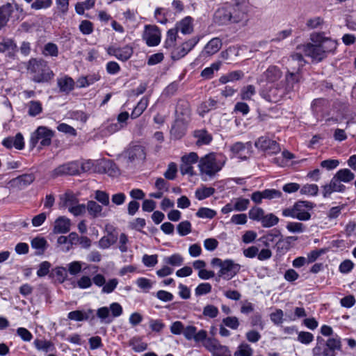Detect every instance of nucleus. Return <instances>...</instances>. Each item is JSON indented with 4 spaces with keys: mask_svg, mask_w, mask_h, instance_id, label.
Wrapping results in <instances>:
<instances>
[{
    "mask_svg": "<svg viewBox=\"0 0 356 356\" xmlns=\"http://www.w3.org/2000/svg\"><path fill=\"white\" fill-rule=\"evenodd\" d=\"M34 180H35V176L33 174L31 173V174H24L22 175H19L17 177L13 179L11 181L14 184H15L19 187H22V186H26L31 184V183L33 182Z\"/></svg>",
    "mask_w": 356,
    "mask_h": 356,
    "instance_id": "30",
    "label": "nucleus"
},
{
    "mask_svg": "<svg viewBox=\"0 0 356 356\" xmlns=\"http://www.w3.org/2000/svg\"><path fill=\"white\" fill-rule=\"evenodd\" d=\"M12 12L13 6L10 3H6L0 7V29L7 24Z\"/></svg>",
    "mask_w": 356,
    "mask_h": 356,
    "instance_id": "29",
    "label": "nucleus"
},
{
    "mask_svg": "<svg viewBox=\"0 0 356 356\" xmlns=\"http://www.w3.org/2000/svg\"><path fill=\"white\" fill-rule=\"evenodd\" d=\"M264 199L272 200L282 197V192L276 189H266L262 191Z\"/></svg>",
    "mask_w": 356,
    "mask_h": 356,
    "instance_id": "61",
    "label": "nucleus"
},
{
    "mask_svg": "<svg viewBox=\"0 0 356 356\" xmlns=\"http://www.w3.org/2000/svg\"><path fill=\"white\" fill-rule=\"evenodd\" d=\"M177 172V164L172 162L168 166L167 170L164 172V177L165 179L169 180H173L176 178Z\"/></svg>",
    "mask_w": 356,
    "mask_h": 356,
    "instance_id": "56",
    "label": "nucleus"
},
{
    "mask_svg": "<svg viewBox=\"0 0 356 356\" xmlns=\"http://www.w3.org/2000/svg\"><path fill=\"white\" fill-rule=\"evenodd\" d=\"M123 156L127 159V163H132L136 161H143L145 159L144 147L141 145L129 147L124 153Z\"/></svg>",
    "mask_w": 356,
    "mask_h": 356,
    "instance_id": "12",
    "label": "nucleus"
},
{
    "mask_svg": "<svg viewBox=\"0 0 356 356\" xmlns=\"http://www.w3.org/2000/svg\"><path fill=\"white\" fill-rule=\"evenodd\" d=\"M213 267L219 268L216 277V280L219 281L220 278L225 280H229L238 274L241 269V265L235 263L232 259L222 260L220 258H213L211 261Z\"/></svg>",
    "mask_w": 356,
    "mask_h": 356,
    "instance_id": "5",
    "label": "nucleus"
},
{
    "mask_svg": "<svg viewBox=\"0 0 356 356\" xmlns=\"http://www.w3.org/2000/svg\"><path fill=\"white\" fill-rule=\"evenodd\" d=\"M165 263L171 266H179L184 262V258L179 254H174L164 259Z\"/></svg>",
    "mask_w": 356,
    "mask_h": 356,
    "instance_id": "46",
    "label": "nucleus"
},
{
    "mask_svg": "<svg viewBox=\"0 0 356 356\" xmlns=\"http://www.w3.org/2000/svg\"><path fill=\"white\" fill-rule=\"evenodd\" d=\"M67 238H68V245L67 246H65V247H62V250L64 251V252H67L69 251L72 245L74 244H76L79 243V238L80 237L78 236V234L76 233V232H71L68 236H67Z\"/></svg>",
    "mask_w": 356,
    "mask_h": 356,
    "instance_id": "59",
    "label": "nucleus"
},
{
    "mask_svg": "<svg viewBox=\"0 0 356 356\" xmlns=\"http://www.w3.org/2000/svg\"><path fill=\"white\" fill-rule=\"evenodd\" d=\"M93 29L92 23L88 20H83L79 25V30L84 35L92 33Z\"/></svg>",
    "mask_w": 356,
    "mask_h": 356,
    "instance_id": "62",
    "label": "nucleus"
},
{
    "mask_svg": "<svg viewBox=\"0 0 356 356\" xmlns=\"http://www.w3.org/2000/svg\"><path fill=\"white\" fill-rule=\"evenodd\" d=\"M345 190L346 186L341 184L340 179L334 175L330 184L323 186V195L324 197H328L334 192L343 193Z\"/></svg>",
    "mask_w": 356,
    "mask_h": 356,
    "instance_id": "15",
    "label": "nucleus"
},
{
    "mask_svg": "<svg viewBox=\"0 0 356 356\" xmlns=\"http://www.w3.org/2000/svg\"><path fill=\"white\" fill-rule=\"evenodd\" d=\"M177 229L180 236H186L191 232V224L188 220L182 221L177 225Z\"/></svg>",
    "mask_w": 356,
    "mask_h": 356,
    "instance_id": "48",
    "label": "nucleus"
},
{
    "mask_svg": "<svg viewBox=\"0 0 356 356\" xmlns=\"http://www.w3.org/2000/svg\"><path fill=\"white\" fill-rule=\"evenodd\" d=\"M193 19L191 17H186L177 24L175 28L184 35L190 34L193 31Z\"/></svg>",
    "mask_w": 356,
    "mask_h": 356,
    "instance_id": "24",
    "label": "nucleus"
},
{
    "mask_svg": "<svg viewBox=\"0 0 356 356\" xmlns=\"http://www.w3.org/2000/svg\"><path fill=\"white\" fill-rule=\"evenodd\" d=\"M177 32L178 31L176 28L171 29L168 31L167 38L165 42L167 47H170L175 45L177 40Z\"/></svg>",
    "mask_w": 356,
    "mask_h": 356,
    "instance_id": "47",
    "label": "nucleus"
},
{
    "mask_svg": "<svg viewBox=\"0 0 356 356\" xmlns=\"http://www.w3.org/2000/svg\"><path fill=\"white\" fill-rule=\"evenodd\" d=\"M254 145L268 154H277L281 150L280 145L276 141L264 136L260 137Z\"/></svg>",
    "mask_w": 356,
    "mask_h": 356,
    "instance_id": "11",
    "label": "nucleus"
},
{
    "mask_svg": "<svg viewBox=\"0 0 356 356\" xmlns=\"http://www.w3.org/2000/svg\"><path fill=\"white\" fill-rule=\"evenodd\" d=\"M183 334L187 340L193 339L195 343H200V341L205 339L207 332L204 330H197L193 325H188L184 329Z\"/></svg>",
    "mask_w": 356,
    "mask_h": 356,
    "instance_id": "16",
    "label": "nucleus"
},
{
    "mask_svg": "<svg viewBox=\"0 0 356 356\" xmlns=\"http://www.w3.org/2000/svg\"><path fill=\"white\" fill-rule=\"evenodd\" d=\"M211 285L208 282L200 284L195 290V295L200 296L209 293L211 291Z\"/></svg>",
    "mask_w": 356,
    "mask_h": 356,
    "instance_id": "49",
    "label": "nucleus"
},
{
    "mask_svg": "<svg viewBox=\"0 0 356 356\" xmlns=\"http://www.w3.org/2000/svg\"><path fill=\"white\" fill-rule=\"evenodd\" d=\"M60 199L63 202V205L68 209L76 203V198L71 193H65Z\"/></svg>",
    "mask_w": 356,
    "mask_h": 356,
    "instance_id": "58",
    "label": "nucleus"
},
{
    "mask_svg": "<svg viewBox=\"0 0 356 356\" xmlns=\"http://www.w3.org/2000/svg\"><path fill=\"white\" fill-rule=\"evenodd\" d=\"M310 40L312 42L299 46L298 49L314 61H321L329 53L333 52L337 49V42L326 37L323 32L312 33L310 35Z\"/></svg>",
    "mask_w": 356,
    "mask_h": 356,
    "instance_id": "1",
    "label": "nucleus"
},
{
    "mask_svg": "<svg viewBox=\"0 0 356 356\" xmlns=\"http://www.w3.org/2000/svg\"><path fill=\"white\" fill-rule=\"evenodd\" d=\"M28 113L32 117H35L42 111V104L39 101H31L28 104Z\"/></svg>",
    "mask_w": 356,
    "mask_h": 356,
    "instance_id": "39",
    "label": "nucleus"
},
{
    "mask_svg": "<svg viewBox=\"0 0 356 356\" xmlns=\"http://www.w3.org/2000/svg\"><path fill=\"white\" fill-rule=\"evenodd\" d=\"M102 166L104 170V172L110 176H117L119 175V169L116 164L111 160H104L102 163Z\"/></svg>",
    "mask_w": 356,
    "mask_h": 356,
    "instance_id": "31",
    "label": "nucleus"
},
{
    "mask_svg": "<svg viewBox=\"0 0 356 356\" xmlns=\"http://www.w3.org/2000/svg\"><path fill=\"white\" fill-rule=\"evenodd\" d=\"M248 214L250 219L261 221L264 215V211L261 208L255 207L249 211Z\"/></svg>",
    "mask_w": 356,
    "mask_h": 356,
    "instance_id": "53",
    "label": "nucleus"
},
{
    "mask_svg": "<svg viewBox=\"0 0 356 356\" xmlns=\"http://www.w3.org/2000/svg\"><path fill=\"white\" fill-rule=\"evenodd\" d=\"M79 163L72 161L59 165L52 171V177H57L63 175H74L79 174Z\"/></svg>",
    "mask_w": 356,
    "mask_h": 356,
    "instance_id": "10",
    "label": "nucleus"
},
{
    "mask_svg": "<svg viewBox=\"0 0 356 356\" xmlns=\"http://www.w3.org/2000/svg\"><path fill=\"white\" fill-rule=\"evenodd\" d=\"M107 53L111 56H114L120 60L126 61L132 56L133 49L129 45L122 47H109L107 49Z\"/></svg>",
    "mask_w": 356,
    "mask_h": 356,
    "instance_id": "14",
    "label": "nucleus"
},
{
    "mask_svg": "<svg viewBox=\"0 0 356 356\" xmlns=\"http://www.w3.org/2000/svg\"><path fill=\"white\" fill-rule=\"evenodd\" d=\"M231 13L229 10V6L226 7H222L216 10L214 13L213 20L216 24L219 25H225L231 24L230 17Z\"/></svg>",
    "mask_w": 356,
    "mask_h": 356,
    "instance_id": "17",
    "label": "nucleus"
},
{
    "mask_svg": "<svg viewBox=\"0 0 356 356\" xmlns=\"http://www.w3.org/2000/svg\"><path fill=\"white\" fill-rule=\"evenodd\" d=\"M215 188L212 187L197 188L195 191V197L199 200H202L212 195L215 193Z\"/></svg>",
    "mask_w": 356,
    "mask_h": 356,
    "instance_id": "37",
    "label": "nucleus"
},
{
    "mask_svg": "<svg viewBox=\"0 0 356 356\" xmlns=\"http://www.w3.org/2000/svg\"><path fill=\"white\" fill-rule=\"evenodd\" d=\"M200 343L211 353H214L221 346L216 339L207 337V336H206L205 339L200 341Z\"/></svg>",
    "mask_w": 356,
    "mask_h": 356,
    "instance_id": "36",
    "label": "nucleus"
},
{
    "mask_svg": "<svg viewBox=\"0 0 356 356\" xmlns=\"http://www.w3.org/2000/svg\"><path fill=\"white\" fill-rule=\"evenodd\" d=\"M335 175L341 182L345 183H348L355 178L354 173L347 168L339 170Z\"/></svg>",
    "mask_w": 356,
    "mask_h": 356,
    "instance_id": "35",
    "label": "nucleus"
},
{
    "mask_svg": "<svg viewBox=\"0 0 356 356\" xmlns=\"http://www.w3.org/2000/svg\"><path fill=\"white\" fill-rule=\"evenodd\" d=\"M231 23H240L246 21L247 14L245 6L243 3H236L229 6Z\"/></svg>",
    "mask_w": 356,
    "mask_h": 356,
    "instance_id": "13",
    "label": "nucleus"
},
{
    "mask_svg": "<svg viewBox=\"0 0 356 356\" xmlns=\"http://www.w3.org/2000/svg\"><path fill=\"white\" fill-rule=\"evenodd\" d=\"M97 316L102 321L111 323L112 319L109 318L110 310L107 307H102L97 309Z\"/></svg>",
    "mask_w": 356,
    "mask_h": 356,
    "instance_id": "54",
    "label": "nucleus"
},
{
    "mask_svg": "<svg viewBox=\"0 0 356 356\" xmlns=\"http://www.w3.org/2000/svg\"><path fill=\"white\" fill-rule=\"evenodd\" d=\"M327 106V101L323 98L316 99L312 103V110L317 118L322 115Z\"/></svg>",
    "mask_w": 356,
    "mask_h": 356,
    "instance_id": "28",
    "label": "nucleus"
},
{
    "mask_svg": "<svg viewBox=\"0 0 356 356\" xmlns=\"http://www.w3.org/2000/svg\"><path fill=\"white\" fill-rule=\"evenodd\" d=\"M222 323L225 325L233 330L237 329L239 325L238 319L236 316H228L222 320Z\"/></svg>",
    "mask_w": 356,
    "mask_h": 356,
    "instance_id": "64",
    "label": "nucleus"
},
{
    "mask_svg": "<svg viewBox=\"0 0 356 356\" xmlns=\"http://www.w3.org/2000/svg\"><path fill=\"white\" fill-rule=\"evenodd\" d=\"M31 244L33 248L38 250V254L43 253L48 245L47 240L43 237L33 238Z\"/></svg>",
    "mask_w": 356,
    "mask_h": 356,
    "instance_id": "32",
    "label": "nucleus"
},
{
    "mask_svg": "<svg viewBox=\"0 0 356 356\" xmlns=\"http://www.w3.org/2000/svg\"><path fill=\"white\" fill-rule=\"evenodd\" d=\"M148 105V98L147 97H143L141 99V100L138 103L136 106L134 108L132 113H131V118H136L139 117L143 111L146 109L147 106Z\"/></svg>",
    "mask_w": 356,
    "mask_h": 356,
    "instance_id": "33",
    "label": "nucleus"
},
{
    "mask_svg": "<svg viewBox=\"0 0 356 356\" xmlns=\"http://www.w3.org/2000/svg\"><path fill=\"white\" fill-rule=\"evenodd\" d=\"M199 42V38H193L184 42L173 52V57L180 58L186 56Z\"/></svg>",
    "mask_w": 356,
    "mask_h": 356,
    "instance_id": "18",
    "label": "nucleus"
},
{
    "mask_svg": "<svg viewBox=\"0 0 356 356\" xmlns=\"http://www.w3.org/2000/svg\"><path fill=\"white\" fill-rule=\"evenodd\" d=\"M145 34V39L148 46H156L160 42V35L157 28L148 29Z\"/></svg>",
    "mask_w": 356,
    "mask_h": 356,
    "instance_id": "22",
    "label": "nucleus"
},
{
    "mask_svg": "<svg viewBox=\"0 0 356 356\" xmlns=\"http://www.w3.org/2000/svg\"><path fill=\"white\" fill-rule=\"evenodd\" d=\"M302 195H316L318 192V187L316 184L304 185L300 191Z\"/></svg>",
    "mask_w": 356,
    "mask_h": 356,
    "instance_id": "50",
    "label": "nucleus"
},
{
    "mask_svg": "<svg viewBox=\"0 0 356 356\" xmlns=\"http://www.w3.org/2000/svg\"><path fill=\"white\" fill-rule=\"evenodd\" d=\"M194 136L197 138L196 145L201 146L208 145L212 140V136L205 129H200L194 131Z\"/></svg>",
    "mask_w": 356,
    "mask_h": 356,
    "instance_id": "26",
    "label": "nucleus"
},
{
    "mask_svg": "<svg viewBox=\"0 0 356 356\" xmlns=\"http://www.w3.org/2000/svg\"><path fill=\"white\" fill-rule=\"evenodd\" d=\"M279 222V218L273 213H269L267 215H264L261 222L263 227H270L277 225Z\"/></svg>",
    "mask_w": 356,
    "mask_h": 356,
    "instance_id": "40",
    "label": "nucleus"
},
{
    "mask_svg": "<svg viewBox=\"0 0 356 356\" xmlns=\"http://www.w3.org/2000/svg\"><path fill=\"white\" fill-rule=\"evenodd\" d=\"M143 263L147 267H154L158 262V256L156 254H145L143 257Z\"/></svg>",
    "mask_w": 356,
    "mask_h": 356,
    "instance_id": "63",
    "label": "nucleus"
},
{
    "mask_svg": "<svg viewBox=\"0 0 356 356\" xmlns=\"http://www.w3.org/2000/svg\"><path fill=\"white\" fill-rule=\"evenodd\" d=\"M282 76V72L278 67L270 65L263 73L262 79L269 83H273L279 80Z\"/></svg>",
    "mask_w": 356,
    "mask_h": 356,
    "instance_id": "21",
    "label": "nucleus"
},
{
    "mask_svg": "<svg viewBox=\"0 0 356 356\" xmlns=\"http://www.w3.org/2000/svg\"><path fill=\"white\" fill-rule=\"evenodd\" d=\"M256 93L255 87L252 85L244 86L241 90V98L243 100H250Z\"/></svg>",
    "mask_w": 356,
    "mask_h": 356,
    "instance_id": "43",
    "label": "nucleus"
},
{
    "mask_svg": "<svg viewBox=\"0 0 356 356\" xmlns=\"http://www.w3.org/2000/svg\"><path fill=\"white\" fill-rule=\"evenodd\" d=\"M95 199L103 206H108L110 204L109 195L104 191H96L95 192Z\"/></svg>",
    "mask_w": 356,
    "mask_h": 356,
    "instance_id": "44",
    "label": "nucleus"
},
{
    "mask_svg": "<svg viewBox=\"0 0 356 356\" xmlns=\"http://www.w3.org/2000/svg\"><path fill=\"white\" fill-rule=\"evenodd\" d=\"M26 66L32 81L35 83H47L54 76L48 62L42 58H31Z\"/></svg>",
    "mask_w": 356,
    "mask_h": 356,
    "instance_id": "2",
    "label": "nucleus"
},
{
    "mask_svg": "<svg viewBox=\"0 0 356 356\" xmlns=\"http://www.w3.org/2000/svg\"><path fill=\"white\" fill-rule=\"evenodd\" d=\"M222 43L219 38H212L202 51V56H211L216 54L222 47Z\"/></svg>",
    "mask_w": 356,
    "mask_h": 356,
    "instance_id": "19",
    "label": "nucleus"
},
{
    "mask_svg": "<svg viewBox=\"0 0 356 356\" xmlns=\"http://www.w3.org/2000/svg\"><path fill=\"white\" fill-rule=\"evenodd\" d=\"M305 61L300 53H293L288 59V72L285 76L284 90L289 92L294 88V85L300 79V71L305 65Z\"/></svg>",
    "mask_w": 356,
    "mask_h": 356,
    "instance_id": "3",
    "label": "nucleus"
},
{
    "mask_svg": "<svg viewBox=\"0 0 356 356\" xmlns=\"http://www.w3.org/2000/svg\"><path fill=\"white\" fill-rule=\"evenodd\" d=\"M286 91L279 86L266 85L260 91V95L266 101L273 103L278 102Z\"/></svg>",
    "mask_w": 356,
    "mask_h": 356,
    "instance_id": "8",
    "label": "nucleus"
},
{
    "mask_svg": "<svg viewBox=\"0 0 356 356\" xmlns=\"http://www.w3.org/2000/svg\"><path fill=\"white\" fill-rule=\"evenodd\" d=\"M118 238V233L114 230L108 232L106 236H104L99 241V247L102 249L108 248L111 245L116 243Z\"/></svg>",
    "mask_w": 356,
    "mask_h": 356,
    "instance_id": "23",
    "label": "nucleus"
},
{
    "mask_svg": "<svg viewBox=\"0 0 356 356\" xmlns=\"http://www.w3.org/2000/svg\"><path fill=\"white\" fill-rule=\"evenodd\" d=\"M219 311L217 307L213 305H207L203 309V315L211 318H216L218 315Z\"/></svg>",
    "mask_w": 356,
    "mask_h": 356,
    "instance_id": "51",
    "label": "nucleus"
},
{
    "mask_svg": "<svg viewBox=\"0 0 356 356\" xmlns=\"http://www.w3.org/2000/svg\"><path fill=\"white\" fill-rule=\"evenodd\" d=\"M216 105L217 101L213 99H209L204 102L198 108L200 115L204 116L205 113L209 112L212 109L216 108Z\"/></svg>",
    "mask_w": 356,
    "mask_h": 356,
    "instance_id": "34",
    "label": "nucleus"
},
{
    "mask_svg": "<svg viewBox=\"0 0 356 356\" xmlns=\"http://www.w3.org/2000/svg\"><path fill=\"white\" fill-rule=\"evenodd\" d=\"M42 54L45 56L56 57L58 55V48L56 44L48 42L44 47Z\"/></svg>",
    "mask_w": 356,
    "mask_h": 356,
    "instance_id": "41",
    "label": "nucleus"
},
{
    "mask_svg": "<svg viewBox=\"0 0 356 356\" xmlns=\"http://www.w3.org/2000/svg\"><path fill=\"white\" fill-rule=\"evenodd\" d=\"M251 145L250 142H248L246 143L236 142L230 147V150L234 154H238L243 152L245 148H250Z\"/></svg>",
    "mask_w": 356,
    "mask_h": 356,
    "instance_id": "60",
    "label": "nucleus"
},
{
    "mask_svg": "<svg viewBox=\"0 0 356 356\" xmlns=\"http://www.w3.org/2000/svg\"><path fill=\"white\" fill-rule=\"evenodd\" d=\"M298 341L303 344H309L314 340V335L309 332L301 331L298 333Z\"/></svg>",
    "mask_w": 356,
    "mask_h": 356,
    "instance_id": "55",
    "label": "nucleus"
},
{
    "mask_svg": "<svg viewBox=\"0 0 356 356\" xmlns=\"http://www.w3.org/2000/svg\"><path fill=\"white\" fill-rule=\"evenodd\" d=\"M253 350L248 343H241L235 351L234 356H252Z\"/></svg>",
    "mask_w": 356,
    "mask_h": 356,
    "instance_id": "42",
    "label": "nucleus"
},
{
    "mask_svg": "<svg viewBox=\"0 0 356 356\" xmlns=\"http://www.w3.org/2000/svg\"><path fill=\"white\" fill-rule=\"evenodd\" d=\"M86 209L89 215H90L94 218L105 216V215L102 213V206L99 205L95 201H88L86 205Z\"/></svg>",
    "mask_w": 356,
    "mask_h": 356,
    "instance_id": "27",
    "label": "nucleus"
},
{
    "mask_svg": "<svg viewBox=\"0 0 356 356\" xmlns=\"http://www.w3.org/2000/svg\"><path fill=\"white\" fill-rule=\"evenodd\" d=\"M54 136V131L49 128L40 126L31 134L30 138V146L33 149L36 147L39 140L40 147L49 146L51 143V139Z\"/></svg>",
    "mask_w": 356,
    "mask_h": 356,
    "instance_id": "7",
    "label": "nucleus"
},
{
    "mask_svg": "<svg viewBox=\"0 0 356 356\" xmlns=\"http://www.w3.org/2000/svg\"><path fill=\"white\" fill-rule=\"evenodd\" d=\"M250 204V200L248 199L239 197L234 201V210L238 211H245Z\"/></svg>",
    "mask_w": 356,
    "mask_h": 356,
    "instance_id": "52",
    "label": "nucleus"
},
{
    "mask_svg": "<svg viewBox=\"0 0 356 356\" xmlns=\"http://www.w3.org/2000/svg\"><path fill=\"white\" fill-rule=\"evenodd\" d=\"M286 229L292 233H302L305 231V226L301 222H290L287 223Z\"/></svg>",
    "mask_w": 356,
    "mask_h": 356,
    "instance_id": "57",
    "label": "nucleus"
},
{
    "mask_svg": "<svg viewBox=\"0 0 356 356\" xmlns=\"http://www.w3.org/2000/svg\"><path fill=\"white\" fill-rule=\"evenodd\" d=\"M316 341V346L312 350L314 356H321V350L325 346H328L334 351L341 349V341L338 337L330 338L325 342L322 337H318Z\"/></svg>",
    "mask_w": 356,
    "mask_h": 356,
    "instance_id": "9",
    "label": "nucleus"
},
{
    "mask_svg": "<svg viewBox=\"0 0 356 356\" xmlns=\"http://www.w3.org/2000/svg\"><path fill=\"white\" fill-rule=\"evenodd\" d=\"M57 85L62 92L69 93L74 89V81L67 76H65L57 79Z\"/></svg>",
    "mask_w": 356,
    "mask_h": 356,
    "instance_id": "25",
    "label": "nucleus"
},
{
    "mask_svg": "<svg viewBox=\"0 0 356 356\" xmlns=\"http://www.w3.org/2000/svg\"><path fill=\"white\" fill-rule=\"evenodd\" d=\"M225 160L215 153H209L199 160L198 167L201 175L214 177L224 166Z\"/></svg>",
    "mask_w": 356,
    "mask_h": 356,
    "instance_id": "4",
    "label": "nucleus"
},
{
    "mask_svg": "<svg viewBox=\"0 0 356 356\" xmlns=\"http://www.w3.org/2000/svg\"><path fill=\"white\" fill-rule=\"evenodd\" d=\"M220 62L214 63L210 67H206L201 72V76L205 79H211L213 76L215 71H218L220 67Z\"/></svg>",
    "mask_w": 356,
    "mask_h": 356,
    "instance_id": "38",
    "label": "nucleus"
},
{
    "mask_svg": "<svg viewBox=\"0 0 356 356\" xmlns=\"http://www.w3.org/2000/svg\"><path fill=\"white\" fill-rule=\"evenodd\" d=\"M216 215V211L206 207H201L198 209L196 213V216L200 218H209L211 219Z\"/></svg>",
    "mask_w": 356,
    "mask_h": 356,
    "instance_id": "45",
    "label": "nucleus"
},
{
    "mask_svg": "<svg viewBox=\"0 0 356 356\" xmlns=\"http://www.w3.org/2000/svg\"><path fill=\"white\" fill-rule=\"evenodd\" d=\"M71 221L65 216L58 217L54 222V234H65L70 230Z\"/></svg>",
    "mask_w": 356,
    "mask_h": 356,
    "instance_id": "20",
    "label": "nucleus"
},
{
    "mask_svg": "<svg viewBox=\"0 0 356 356\" xmlns=\"http://www.w3.org/2000/svg\"><path fill=\"white\" fill-rule=\"evenodd\" d=\"M314 204L309 201H298L292 207L282 210L284 217L296 218L301 221H307L311 218L309 211L314 207Z\"/></svg>",
    "mask_w": 356,
    "mask_h": 356,
    "instance_id": "6",
    "label": "nucleus"
}]
</instances>
